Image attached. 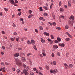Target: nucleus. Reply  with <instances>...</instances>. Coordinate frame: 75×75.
I'll return each instance as SVG.
<instances>
[{
  "mask_svg": "<svg viewBox=\"0 0 75 75\" xmlns=\"http://www.w3.org/2000/svg\"><path fill=\"white\" fill-rule=\"evenodd\" d=\"M74 17L72 16H71L69 18L70 20L69 21V24L70 25H72L73 23H74Z\"/></svg>",
  "mask_w": 75,
  "mask_h": 75,
  "instance_id": "f257e3e1",
  "label": "nucleus"
},
{
  "mask_svg": "<svg viewBox=\"0 0 75 75\" xmlns=\"http://www.w3.org/2000/svg\"><path fill=\"white\" fill-rule=\"evenodd\" d=\"M15 61L16 62V65H19V66H21L22 65V62L18 58H15Z\"/></svg>",
  "mask_w": 75,
  "mask_h": 75,
  "instance_id": "f03ea898",
  "label": "nucleus"
},
{
  "mask_svg": "<svg viewBox=\"0 0 75 75\" xmlns=\"http://www.w3.org/2000/svg\"><path fill=\"white\" fill-rule=\"evenodd\" d=\"M59 45L60 47H65V44L64 43H62V44L59 43Z\"/></svg>",
  "mask_w": 75,
  "mask_h": 75,
  "instance_id": "7ed1b4c3",
  "label": "nucleus"
},
{
  "mask_svg": "<svg viewBox=\"0 0 75 75\" xmlns=\"http://www.w3.org/2000/svg\"><path fill=\"white\" fill-rule=\"evenodd\" d=\"M42 54L44 57L46 56V54H45V51L44 50H43L42 51Z\"/></svg>",
  "mask_w": 75,
  "mask_h": 75,
  "instance_id": "20e7f679",
  "label": "nucleus"
},
{
  "mask_svg": "<svg viewBox=\"0 0 75 75\" xmlns=\"http://www.w3.org/2000/svg\"><path fill=\"white\" fill-rule=\"evenodd\" d=\"M23 73L25 75H28V72L27 71H23Z\"/></svg>",
  "mask_w": 75,
  "mask_h": 75,
  "instance_id": "39448f33",
  "label": "nucleus"
},
{
  "mask_svg": "<svg viewBox=\"0 0 75 75\" xmlns=\"http://www.w3.org/2000/svg\"><path fill=\"white\" fill-rule=\"evenodd\" d=\"M64 65L65 66L64 68L65 69H67V68H68V64H67V63H64Z\"/></svg>",
  "mask_w": 75,
  "mask_h": 75,
  "instance_id": "423d86ee",
  "label": "nucleus"
},
{
  "mask_svg": "<svg viewBox=\"0 0 75 75\" xmlns=\"http://www.w3.org/2000/svg\"><path fill=\"white\" fill-rule=\"evenodd\" d=\"M66 34H67V35H68V36L70 38H72V36H71V35H70V34H69V33H68V32H67Z\"/></svg>",
  "mask_w": 75,
  "mask_h": 75,
  "instance_id": "0eeeda50",
  "label": "nucleus"
},
{
  "mask_svg": "<svg viewBox=\"0 0 75 75\" xmlns=\"http://www.w3.org/2000/svg\"><path fill=\"white\" fill-rule=\"evenodd\" d=\"M13 55L14 57H18V56H19V54H18V53H16L14 54Z\"/></svg>",
  "mask_w": 75,
  "mask_h": 75,
  "instance_id": "6e6552de",
  "label": "nucleus"
},
{
  "mask_svg": "<svg viewBox=\"0 0 75 75\" xmlns=\"http://www.w3.org/2000/svg\"><path fill=\"white\" fill-rule=\"evenodd\" d=\"M44 34L45 35H46V36H49V35H50V34L47 32H44Z\"/></svg>",
  "mask_w": 75,
  "mask_h": 75,
  "instance_id": "1a4fd4ad",
  "label": "nucleus"
},
{
  "mask_svg": "<svg viewBox=\"0 0 75 75\" xmlns=\"http://www.w3.org/2000/svg\"><path fill=\"white\" fill-rule=\"evenodd\" d=\"M9 1L10 3H11L12 4H14V1L13 0H9Z\"/></svg>",
  "mask_w": 75,
  "mask_h": 75,
  "instance_id": "9d476101",
  "label": "nucleus"
},
{
  "mask_svg": "<svg viewBox=\"0 0 75 75\" xmlns=\"http://www.w3.org/2000/svg\"><path fill=\"white\" fill-rule=\"evenodd\" d=\"M28 67H25V69L23 71H28Z\"/></svg>",
  "mask_w": 75,
  "mask_h": 75,
  "instance_id": "9b49d317",
  "label": "nucleus"
},
{
  "mask_svg": "<svg viewBox=\"0 0 75 75\" xmlns=\"http://www.w3.org/2000/svg\"><path fill=\"white\" fill-rule=\"evenodd\" d=\"M47 40L49 41L50 42V44H52V43L53 42V41H52V40H51V39L49 38H48L47 39Z\"/></svg>",
  "mask_w": 75,
  "mask_h": 75,
  "instance_id": "f8f14e48",
  "label": "nucleus"
},
{
  "mask_svg": "<svg viewBox=\"0 0 75 75\" xmlns=\"http://www.w3.org/2000/svg\"><path fill=\"white\" fill-rule=\"evenodd\" d=\"M71 0H69L68 2V5L69 7H71Z\"/></svg>",
  "mask_w": 75,
  "mask_h": 75,
  "instance_id": "ddd939ff",
  "label": "nucleus"
},
{
  "mask_svg": "<svg viewBox=\"0 0 75 75\" xmlns=\"http://www.w3.org/2000/svg\"><path fill=\"white\" fill-rule=\"evenodd\" d=\"M53 72L54 74H57L58 72V70L57 69H56L53 70Z\"/></svg>",
  "mask_w": 75,
  "mask_h": 75,
  "instance_id": "4468645a",
  "label": "nucleus"
},
{
  "mask_svg": "<svg viewBox=\"0 0 75 75\" xmlns=\"http://www.w3.org/2000/svg\"><path fill=\"white\" fill-rule=\"evenodd\" d=\"M41 42L42 43L44 42H45V40H44V39L41 38Z\"/></svg>",
  "mask_w": 75,
  "mask_h": 75,
  "instance_id": "2eb2a0df",
  "label": "nucleus"
},
{
  "mask_svg": "<svg viewBox=\"0 0 75 75\" xmlns=\"http://www.w3.org/2000/svg\"><path fill=\"white\" fill-rule=\"evenodd\" d=\"M22 61H23V62L25 61V58L24 57H23L22 58Z\"/></svg>",
  "mask_w": 75,
  "mask_h": 75,
  "instance_id": "dca6fc26",
  "label": "nucleus"
},
{
  "mask_svg": "<svg viewBox=\"0 0 75 75\" xmlns=\"http://www.w3.org/2000/svg\"><path fill=\"white\" fill-rule=\"evenodd\" d=\"M31 42L32 44H33V45H34V44H35V41H34V40H31Z\"/></svg>",
  "mask_w": 75,
  "mask_h": 75,
  "instance_id": "f3484780",
  "label": "nucleus"
},
{
  "mask_svg": "<svg viewBox=\"0 0 75 75\" xmlns=\"http://www.w3.org/2000/svg\"><path fill=\"white\" fill-rule=\"evenodd\" d=\"M59 10L61 12L64 11V8H60Z\"/></svg>",
  "mask_w": 75,
  "mask_h": 75,
  "instance_id": "a211bd4d",
  "label": "nucleus"
},
{
  "mask_svg": "<svg viewBox=\"0 0 75 75\" xmlns=\"http://www.w3.org/2000/svg\"><path fill=\"white\" fill-rule=\"evenodd\" d=\"M16 72L18 74H20V69H18L16 70Z\"/></svg>",
  "mask_w": 75,
  "mask_h": 75,
  "instance_id": "6ab92c4d",
  "label": "nucleus"
},
{
  "mask_svg": "<svg viewBox=\"0 0 75 75\" xmlns=\"http://www.w3.org/2000/svg\"><path fill=\"white\" fill-rule=\"evenodd\" d=\"M57 40H58V41L59 42V41H61V39L60 38L58 37L57 38Z\"/></svg>",
  "mask_w": 75,
  "mask_h": 75,
  "instance_id": "aec40b11",
  "label": "nucleus"
},
{
  "mask_svg": "<svg viewBox=\"0 0 75 75\" xmlns=\"http://www.w3.org/2000/svg\"><path fill=\"white\" fill-rule=\"evenodd\" d=\"M65 28L66 29H68L69 28V26L68 25H66L65 27Z\"/></svg>",
  "mask_w": 75,
  "mask_h": 75,
  "instance_id": "412c9836",
  "label": "nucleus"
},
{
  "mask_svg": "<svg viewBox=\"0 0 75 75\" xmlns=\"http://www.w3.org/2000/svg\"><path fill=\"white\" fill-rule=\"evenodd\" d=\"M65 40L67 42L69 41L70 40V39L69 38H67L65 39Z\"/></svg>",
  "mask_w": 75,
  "mask_h": 75,
  "instance_id": "4be33fe9",
  "label": "nucleus"
},
{
  "mask_svg": "<svg viewBox=\"0 0 75 75\" xmlns=\"http://www.w3.org/2000/svg\"><path fill=\"white\" fill-rule=\"evenodd\" d=\"M56 54L58 56H60V55H61V54H60V53H59V52H57Z\"/></svg>",
  "mask_w": 75,
  "mask_h": 75,
  "instance_id": "5701e85b",
  "label": "nucleus"
},
{
  "mask_svg": "<svg viewBox=\"0 0 75 75\" xmlns=\"http://www.w3.org/2000/svg\"><path fill=\"white\" fill-rule=\"evenodd\" d=\"M20 39V37L17 38L16 39V41L17 42H18V41Z\"/></svg>",
  "mask_w": 75,
  "mask_h": 75,
  "instance_id": "b1692460",
  "label": "nucleus"
},
{
  "mask_svg": "<svg viewBox=\"0 0 75 75\" xmlns=\"http://www.w3.org/2000/svg\"><path fill=\"white\" fill-rule=\"evenodd\" d=\"M53 47H54V48H56V49H57L58 48V46L57 45H53Z\"/></svg>",
  "mask_w": 75,
  "mask_h": 75,
  "instance_id": "393cba45",
  "label": "nucleus"
},
{
  "mask_svg": "<svg viewBox=\"0 0 75 75\" xmlns=\"http://www.w3.org/2000/svg\"><path fill=\"white\" fill-rule=\"evenodd\" d=\"M48 15V14L45 13H44L43 14V15L44 16H47Z\"/></svg>",
  "mask_w": 75,
  "mask_h": 75,
  "instance_id": "a878e982",
  "label": "nucleus"
},
{
  "mask_svg": "<svg viewBox=\"0 0 75 75\" xmlns=\"http://www.w3.org/2000/svg\"><path fill=\"white\" fill-rule=\"evenodd\" d=\"M2 69V70H3V72H5V71H6V68H5V67H3Z\"/></svg>",
  "mask_w": 75,
  "mask_h": 75,
  "instance_id": "bb28decb",
  "label": "nucleus"
},
{
  "mask_svg": "<svg viewBox=\"0 0 75 75\" xmlns=\"http://www.w3.org/2000/svg\"><path fill=\"white\" fill-rule=\"evenodd\" d=\"M69 66L70 68H72L73 67V65L71 64H69Z\"/></svg>",
  "mask_w": 75,
  "mask_h": 75,
  "instance_id": "cd10ccee",
  "label": "nucleus"
},
{
  "mask_svg": "<svg viewBox=\"0 0 75 75\" xmlns=\"http://www.w3.org/2000/svg\"><path fill=\"white\" fill-rule=\"evenodd\" d=\"M45 68H46V69H47L48 70H49V69H50L49 68V67L47 65L46 66Z\"/></svg>",
  "mask_w": 75,
  "mask_h": 75,
  "instance_id": "c85d7f7f",
  "label": "nucleus"
},
{
  "mask_svg": "<svg viewBox=\"0 0 75 75\" xmlns=\"http://www.w3.org/2000/svg\"><path fill=\"white\" fill-rule=\"evenodd\" d=\"M27 43L28 44H31V41H30V40H28L27 42Z\"/></svg>",
  "mask_w": 75,
  "mask_h": 75,
  "instance_id": "c756f323",
  "label": "nucleus"
},
{
  "mask_svg": "<svg viewBox=\"0 0 75 75\" xmlns=\"http://www.w3.org/2000/svg\"><path fill=\"white\" fill-rule=\"evenodd\" d=\"M53 65H56V64H57V62H56L55 61H53Z\"/></svg>",
  "mask_w": 75,
  "mask_h": 75,
  "instance_id": "7c9ffc66",
  "label": "nucleus"
},
{
  "mask_svg": "<svg viewBox=\"0 0 75 75\" xmlns=\"http://www.w3.org/2000/svg\"><path fill=\"white\" fill-rule=\"evenodd\" d=\"M10 40L12 41H14V39L13 38H10Z\"/></svg>",
  "mask_w": 75,
  "mask_h": 75,
  "instance_id": "2f4dec72",
  "label": "nucleus"
},
{
  "mask_svg": "<svg viewBox=\"0 0 75 75\" xmlns=\"http://www.w3.org/2000/svg\"><path fill=\"white\" fill-rule=\"evenodd\" d=\"M56 29H57V30H60L61 29V28L59 27L56 28Z\"/></svg>",
  "mask_w": 75,
  "mask_h": 75,
  "instance_id": "473e14b6",
  "label": "nucleus"
},
{
  "mask_svg": "<svg viewBox=\"0 0 75 75\" xmlns=\"http://www.w3.org/2000/svg\"><path fill=\"white\" fill-rule=\"evenodd\" d=\"M39 28L41 30H43V28H42V26H40L39 27Z\"/></svg>",
  "mask_w": 75,
  "mask_h": 75,
  "instance_id": "72a5a7b5",
  "label": "nucleus"
},
{
  "mask_svg": "<svg viewBox=\"0 0 75 75\" xmlns=\"http://www.w3.org/2000/svg\"><path fill=\"white\" fill-rule=\"evenodd\" d=\"M62 4V3H61V1H59V6H61V4Z\"/></svg>",
  "mask_w": 75,
  "mask_h": 75,
  "instance_id": "f704fd0d",
  "label": "nucleus"
},
{
  "mask_svg": "<svg viewBox=\"0 0 75 75\" xmlns=\"http://www.w3.org/2000/svg\"><path fill=\"white\" fill-rule=\"evenodd\" d=\"M34 49L36 51L37 50V48L36 47V46L34 45L33 46Z\"/></svg>",
  "mask_w": 75,
  "mask_h": 75,
  "instance_id": "c9c22d12",
  "label": "nucleus"
},
{
  "mask_svg": "<svg viewBox=\"0 0 75 75\" xmlns=\"http://www.w3.org/2000/svg\"><path fill=\"white\" fill-rule=\"evenodd\" d=\"M31 53H30L27 54V56L28 57H29L30 55H32Z\"/></svg>",
  "mask_w": 75,
  "mask_h": 75,
  "instance_id": "e433bc0d",
  "label": "nucleus"
},
{
  "mask_svg": "<svg viewBox=\"0 0 75 75\" xmlns=\"http://www.w3.org/2000/svg\"><path fill=\"white\" fill-rule=\"evenodd\" d=\"M52 16L53 19H55V15L53 14L52 15Z\"/></svg>",
  "mask_w": 75,
  "mask_h": 75,
  "instance_id": "4c0bfd02",
  "label": "nucleus"
},
{
  "mask_svg": "<svg viewBox=\"0 0 75 75\" xmlns=\"http://www.w3.org/2000/svg\"><path fill=\"white\" fill-rule=\"evenodd\" d=\"M4 10L6 11V12H7V11H8V9L6 8H4Z\"/></svg>",
  "mask_w": 75,
  "mask_h": 75,
  "instance_id": "58836bf2",
  "label": "nucleus"
},
{
  "mask_svg": "<svg viewBox=\"0 0 75 75\" xmlns=\"http://www.w3.org/2000/svg\"><path fill=\"white\" fill-rule=\"evenodd\" d=\"M54 56H55V54H54L53 53H52V57H54Z\"/></svg>",
  "mask_w": 75,
  "mask_h": 75,
  "instance_id": "ea45409f",
  "label": "nucleus"
},
{
  "mask_svg": "<svg viewBox=\"0 0 75 75\" xmlns=\"http://www.w3.org/2000/svg\"><path fill=\"white\" fill-rule=\"evenodd\" d=\"M18 16H21V13L20 12H19L18 13Z\"/></svg>",
  "mask_w": 75,
  "mask_h": 75,
  "instance_id": "a19ab883",
  "label": "nucleus"
},
{
  "mask_svg": "<svg viewBox=\"0 0 75 75\" xmlns=\"http://www.w3.org/2000/svg\"><path fill=\"white\" fill-rule=\"evenodd\" d=\"M51 38L52 39H54V36L52 35H51Z\"/></svg>",
  "mask_w": 75,
  "mask_h": 75,
  "instance_id": "79ce46f5",
  "label": "nucleus"
},
{
  "mask_svg": "<svg viewBox=\"0 0 75 75\" xmlns=\"http://www.w3.org/2000/svg\"><path fill=\"white\" fill-rule=\"evenodd\" d=\"M43 8H45V9L46 10H48V8L47 7H46L44 6Z\"/></svg>",
  "mask_w": 75,
  "mask_h": 75,
  "instance_id": "37998d69",
  "label": "nucleus"
},
{
  "mask_svg": "<svg viewBox=\"0 0 75 75\" xmlns=\"http://www.w3.org/2000/svg\"><path fill=\"white\" fill-rule=\"evenodd\" d=\"M52 24H53V25L55 26V25H57V23L55 22H53V23Z\"/></svg>",
  "mask_w": 75,
  "mask_h": 75,
  "instance_id": "c03bdc74",
  "label": "nucleus"
},
{
  "mask_svg": "<svg viewBox=\"0 0 75 75\" xmlns=\"http://www.w3.org/2000/svg\"><path fill=\"white\" fill-rule=\"evenodd\" d=\"M13 34L14 35H17L18 34L16 32H14Z\"/></svg>",
  "mask_w": 75,
  "mask_h": 75,
  "instance_id": "a18cd8bd",
  "label": "nucleus"
},
{
  "mask_svg": "<svg viewBox=\"0 0 75 75\" xmlns=\"http://www.w3.org/2000/svg\"><path fill=\"white\" fill-rule=\"evenodd\" d=\"M24 38H22L21 39V41H24Z\"/></svg>",
  "mask_w": 75,
  "mask_h": 75,
  "instance_id": "49530a36",
  "label": "nucleus"
},
{
  "mask_svg": "<svg viewBox=\"0 0 75 75\" xmlns=\"http://www.w3.org/2000/svg\"><path fill=\"white\" fill-rule=\"evenodd\" d=\"M33 15H30L28 16V18H31L32 16H33Z\"/></svg>",
  "mask_w": 75,
  "mask_h": 75,
  "instance_id": "de8ad7c7",
  "label": "nucleus"
},
{
  "mask_svg": "<svg viewBox=\"0 0 75 75\" xmlns=\"http://www.w3.org/2000/svg\"><path fill=\"white\" fill-rule=\"evenodd\" d=\"M2 48L3 50H5V47L4 46H2Z\"/></svg>",
  "mask_w": 75,
  "mask_h": 75,
  "instance_id": "09e8293b",
  "label": "nucleus"
},
{
  "mask_svg": "<svg viewBox=\"0 0 75 75\" xmlns=\"http://www.w3.org/2000/svg\"><path fill=\"white\" fill-rule=\"evenodd\" d=\"M12 26H13V27H16V25L14 23L13 24Z\"/></svg>",
  "mask_w": 75,
  "mask_h": 75,
  "instance_id": "8fccbe9b",
  "label": "nucleus"
},
{
  "mask_svg": "<svg viewBox=\"0 0 75 75\" xmlns=\"http://www.w3.org/2000/svg\"><path fill=\"white\" fill-rule=\"evenodd\" d=\"M60 18H64V16H60Z\"/></svg>",
  "mask_w": 75,
  "mask_h": 75,
  "instance_id": "3c124183",
  "label": "nucleus"
},
{
  "mask_svg": "<svg viewBox=\"0 0 75 75\" xmlns=\"http://www.w3.org/2000/svg\"><path fill=\"white\" fill-rule=\"evenodd\" d=\"M40 11H43V10L42 8V7H40Z\"/></svg>",
  "mask_w": 75,
  "mask_h": 75,
  "instance_id": "603ef678",
  "label": "nucleus"
},
{
  "mask_svg": "<svg viewBox=\"0 0 75 75\" xmlns=\"http://www.w3.org/2000/svg\"><path fill=\"white\" fill-rule=\"evenodd\" d=\"M52 51H55V48H54V47H53L52 48Z\"/></svg>",
  "mask_w": 75,
  "mask_h": 75,
  "instance_id": "864d4df0",
  "label": "nucleus"
},
{
  "mask_svg": "<svg viewBox=\"0 0 75 75\" xmlns=\"http://www.w3.org/2000/svg\"><path fill=\"white\" fill-rule=\"evenodd\" d=\"M58 40H56L54 41V42L55 43H58Z\"/></svg>",
  "mask_w": 75,
  "mask_h": 75,
  "instance_id": "5fc2aeb1",
  "label": "nucleus"
},
{
  "mask_svg": "<svg viewBox=\"0 0 75 75\" xmlns=\"http://www.w3.org/2000/svg\"><path fill=\"white\" fill-rule=\"evenodd\" d=\"M48 24H50V25L51 26H52V24L51 23V22H48Z\"/></svg>",
  "mask_w": 75,
  "mask_h": 75,
  "instance_id": "6e6d98bb",
  "label": "nucleus"
},
{
  "mask_svg": "<svg viewBox=\"0 0 75 75\" xmlns=\"http://www.w3.org/2000/svg\"><path fill=\"white\" fill-rule=\"evenodd\" d=\"M14 6H18V5H17V4L16 3H14Z\"/></svg>",
  "mask_w": 75,
  "mask_h": 75,
  "instance_id": "4d7b16f0",
  "label": "nucleus"
},
{
  "mask_svg": "<svg viewBox=\"0 0 75 75\" xmlns=\"http://www.w3.org/2000/svg\"><path fill=\"white\" fill-rule=\"evenodd\" d=\"M5 65H8V63H7L6 62L5 63Z\"/></svg>",
  "mask_w": 75,
  "mask_h": 75,
  "instance_id": "13d9d810",
  "label": "nucleus"
},
{
  "mask_svg": "<svg viewBox=\"0 0 75 75\" xmlns=\"http://www.w3.org/2000/svg\"><path fill=\"white\" fill-rule=\"evenodd\" d=\"M42 17H40L39 18V20H42Z\"/></svg>",
  "mask_w": 75,
  "mask_h": 75,
  "instance_id": "bf43d9fd",
  "label": "nucleus"
},
{
  "mask_svg": "<svg viewBox=\"0 0 75 75\" xmlns=\"http://www.w3.org/2000/svg\"><path fill=\"white\" fill-rule=\"evenodd\" d=\"M33 71H37V69H36V68H33Z\"/></svg>",
  "mask_w": 75,
  "mask_h": 75,
  "instance_id": "052dcab7",
  "label": "nucleus"
},
{
  "mask_svg": "<svg viewBox=\"0 0 75 75\" xmlns=\"http://www.w3.org/2000/svg\"><path fill=\"white\" fill-rule=\"evenodd\" d=\"M35 32H36V33H38V30H37V29H35Z\"/></svg>",
  "mask_w": 75,
  "mask_h": 75,
  "instance_id": "680f3d73",
  "label": "nucleus"
},
{
  "mask_svg": "<svg viewBox=\"0 0 75 75\" xmlns=\"http://www.w3.org/2000/svg\"><path fill=\"white\" fill-rule=\"evenodd\" d=\"M50 72L52 74H53V70H50Z\"/></svg>",
  "mask_w": 75,
  "mask_h": 75,
  "instance_id": "e2e57ef3",
  "label": "nucleus"
},
{
  "mask_svg": "<svg viewBox=\"0 0 75 75\" xmlns=\"http://www.w3.org/2000/svg\"><path fill=\"white\" fill-rule=\"evenodd\" d=\"M69 54V53H67L66 54V57H68Z\"/></svg>",
  "mask_w": 75,
  "mask_h": 75,
  "instance_id": "0e129e2a",
  "label": "nucleus"
},
{
  "mask_svg": "<svg viewBox=\"0 0 75 75\" xmlns=\"http://www.w3.org/2000/svg\"><path fill=\"white\" fill-rule=\"evenodd\" d=\"M39 69H40V70H41L42 71V67H40Z\"/></svg>",
  "mask_w": 75,
  "mask_h": 75,
  "instance_id": "69168bd1",
  "label": "nucleus"
},
{
  "mask_svg": "<svg viewBox=\"0 0 75 75\" xmlns=\"http://www.w3.org/2000/svg\"><path fill=\"white\" fill-rule=\"evenodd\" d=\"M29 13H30V14L31 13H32V11L30 10L29 11Z\"/></svg>",
  "mask_w": 75,
  "mask_h": 75,
  "instance_id": "338daca9",
  "label": "nucleus"
},
{
  "mask_svg": "<svg viewBox=\"0 0 75 75\" xmlns=\"http://www.w3.org/2000/svg\"><path fill=\"white\" fill-rule=\"evenodd\" d=\"M34 75V73L33 72H31L30 73V75Z\"/></svg>",
  "mask_w": 75,
  "mask_h": 75,
  "instance_id": "774afa93",
  "label": "nucleus"
}]
</instances>
